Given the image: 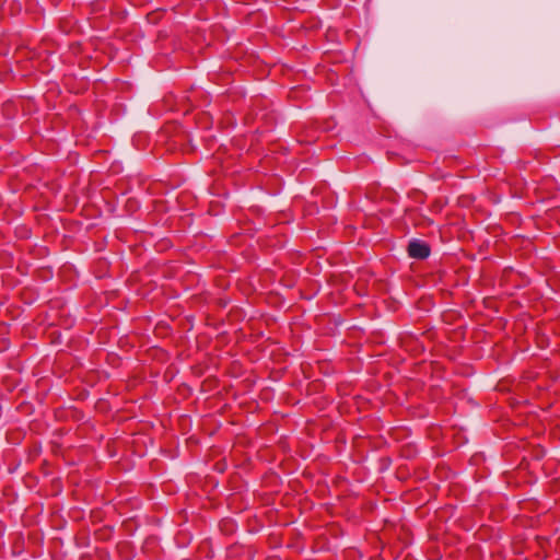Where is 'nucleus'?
Segmentation results:
<instances>
[{"mask_svg":"<svg viewBox=\"0 0 560 560\" xmlns=\"http://www.w3.org/2000/svg\"><path fill=\"white\" fill-rule=\"evenodd\" d=\"M407 252L411 258L423 260L430 256L431 247L425 242L415 240L409 242Z\"/></svg>","mask_w":560,"mask_h":560,"instance_id":"1","label":"nucleus"},{"mask_svg":"<svg viewBox=\"0 0 560 560\" xmlns=\"http://www.w3.org/2000/svg\"><path fill=\"white\" fill-rule=\"evenodd\" d=\"M113 527L109 525H104L103 527L96 529L94 532V537L98 541H108L113 537Z\"/></svg>","mask_w":560,"mask_h":560,"instance_id":"2","label":"nucleus"},{"mask_svg":"<svg viewBox=\"0 0 560 560\" xmlns=\"http://www.w3.org/2000/svg\"><path fill=\"white\" fill-rule=\"evenodd\" d=\"M224 525H231V526H233L232 522H229V521H225V522H224Z\"/></svg>","mask_w":560,"mask_h":560,"instance_id":"3","label":"nucleus"},{"mask_svg":"<svg viewBox=\"0 0 560 560\" xmlns=\"http://www.w3.org/2000/svg\"><path fill=\"white\" fill-rule=\"evenodd\" d=\"M23 49L19 48L16 49V54H22Z\"/></svg>","mask_w":560,"mask_h":560,"instance_id":"4","label":"nucleus"}]
</instances>
